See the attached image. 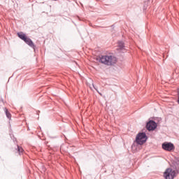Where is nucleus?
I'll list each match as a JSON object with an SVG mask.
<instances>
[{
  "mask_svg": "<svg viewBox=\"0 0 179 179\" xmlns=\"http://www.w3.org/2000/svg\"><path fill=\"white\" fill-rule=\"evenodd\" d=\"M17 37H19V38L24 41V43L27 44V45H29L31 48H33V50H36V45H34V43H33V41H31V39L29 38L26 35V34L20 31L17 33Z\"/></svg>",
  "mask_w": 179,
  "mask_h": 179,
  "instance_id": "f03ea898",
  "label": "nucleus"
},
{
  "mask_svg": "<svg viewBox=\"0 0 179 179\" xmlns=\"http://www.w3.org/2000/svg\"><path fill=\"white\" fill-rule=\"evenodd\" d=\"M117 57L113 55H101V57H99V62L108 66H113V65L117 64Z\"/></svg>",
  "mask_w": 179,
  "mask_h": 179,
  "instance_id": "f257e3e1",
  "label": "nucleus"
},
{
  "mask_svg": "<svg viewBox=\"0 0 179 179\" xmlns=\"http://www.w3.org/2000/svg\"><path fill=\"white\" fill-rule=\"evenodd\" d=\"M145 128L148 131H149V132L155 131L156 128H157V123H156L155 120H150L147 122Z\"/></svg>",
  "mask_w": 179,
  "mask_h": 179,
  "instance_id": "39448f33",
  "label": "nucleus"
},
{
  "mask_svg": "<svg viewBox=\"0 0 179 179\" xmlns=\"http://www.w3.org/2000/svg\"><path fill=\"white\" fill-rule=\"evenodd\" d=\"M148 1H150V0H148Z\"/></svg>",
  "mask_w": 179,
  "mask_h": 179,
  "instance_id": "9b49d317",
  "label": "nucleus"
},
{
  "mask_svg": "<svg viewBox=\"0 0 179 179\" xmlns=\"http://www.w3.org/2000/svg\"><path fill=\"white\" fill-rule=\"evenodd\" d=\"M92 86H93L94 89H95V90H97V88L94 86V84H92Z\"/></svg>",
  "mask_w": 179,
  "mask_h": 179,
  "instance_id": "9d476101",
  "label": "nucleus"
},
{
  "mask_svg": "<svg viewBox=\"0 0 179 179\" xmlns=\"http://www.w3.org/2000/svg\"><path fill=\"white\" fill-rule=\"evenodd\" d=\"M162 149L166 152H172V150L176 149V146H174V144L171 142H164L162 143Z\"/></svg>",
  "mask_w": 179,
  "mask_h": 179,
  "instance_id": "423d86ee",
  "label": "nucleus"
},
{
  "mask_svg": "<svg viewBox=\"0 0 179 179\" xmlns=\"http://www.w3.org/2000/svg\"><path fill=\"white\" fill-rule=\"evenodd\" d=\"M177 176L176 170H173L171 168H168L164 173V177L165 179H174V177Z\"/></svg>",
  "mask_w": 179,
  "mask_h": 179,
  "instance_id": "20e7f679",
  "label": "nucleus"
},
{
  "mask_svg": "<svg viewBox=\"0 0 179 179\" xmlns=\"http://www.w3.org/2000/svg\"><path fill=\"white\" fill-rule=\"evenodd\" d=\"M148 141V136L145 132H139L136 137V143L137 145H143Z\"/></svg>",
  "mask_w": 179,
  "mask_h": 179,
  "instance_id": "7ed1b4c3",
  "label": "nucleus"
},
{
  "mask_svg": "<svg viewBox=\"0 0 179 179\" xmlns=\"http://www.w3.org/2000/svg\"><path fill=\"white\" fill-rule=\"evenodd\" d=\"M118 48L120 50H124V48H125V45L124 44V42L122 41H119L118 42Z\"/></svg>",
  "mask_w": 179,
  "mask_h": 179,
  "instance_id": "1a4fd4ad",
  "label": "nucleus"
},
{
  "mask_svg": "<svg viewBox=\"0 0 179 179\" xmlns=\"http://www.w3.org/2000/svg\"><path fill=\"white\" fill-rule=\"evenodd\" d=\"M15 150H17L19 155H22L23 152H24V150H23L19 145H17V148H15Z\"/></svg>",
  "mask_w": 179,
  "mask_h": 179,
  "instance_id": "6e6552de",
  "label": "nucleus"
},
{
  "mask_svg": "<svg viewBox=\"0 0 179 179\" xmlns=\"http://www.w3.org/2000/svg\"><path fill=\"white\" fill-rule=\"evenodd\" d=\"M4 112H5V114L7 117V118L8 120H11L12 119V114H10V112H9V110H8V108H4Z\"/></svg>",
  "mask_w": 179,
  "mask_h": 179,
  "instance_id": "0eeeda50",
  "label": "nucleus"
}]
</instances>
